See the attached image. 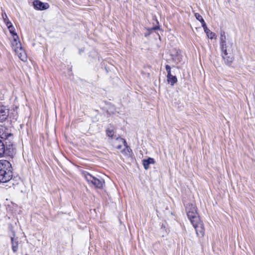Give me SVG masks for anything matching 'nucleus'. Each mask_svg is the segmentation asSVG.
Here are the masks:
<instances>
[{
    "label": "nucleus",
    "mask_w": 255,
    "mask_h": 255,
    "mask_svg": "<svg viewBox=\"0 0 255 255\" xmlns=\"http://www.w3.org/2000/svg\"><path fill=\"white\" fill-rule=\"evenodd\" d=\"M186 211L187 217L191 224L199 221V220L200 219L195 205L193 204H187L186 207Z\"/></svg>",
    "instance_id": "3"
},
{
    "label": "nucleus",
    "mask_w": 255,
    "mask_h": 255,
    "mask_svg": "<svg viewBox=\"0 0 255 255\" xmlns=\"http://www.w3.org/2000/svg\"><path fill=\"white\" fill-rule=\"evenodd\" d=\"M83 176L90 185H93L95 188L99 189L103 188L105 183L103 179L98 178L87 172H83Z\"/></svg>",
    "instance_id": "2"
},
{
    "label": "nucleus",
    "mask_w": 255,
    "mask_h": 255,
    "mask_svg": "<svg viewBox=\"0 0 255 255\" xmlns=\"http://www.w3.org/2000/svg\"><path fill=\"white\" fill-rule=\"evenodd\" d=\"M11 46L14 52L16 50L17 51L18 49L22 48L18 35H15V36H14V38H12Z\"/></svg>",
    "instance_id": "11"
},
{
    "label": "nucleus",
    "mask_w": 255,
    "mask_h": 255,
    "mask_svg": "<svg viewBox=\"0 0 255 255\" xmlns=\"http://www.w3.org/2000/svg\"><path fill=\"white\" fill-rule=\"evenodd\" d=\"M196 231V235L199 238H202L205 235V228L203 222L201 219L199 221L195 222L192 224Z\"/></svg>",
    "instance_id": "5"
},
{
    "label": "nucleus",
    "mask_w": 255,
    "mask_h": 255,
    "mask_svg": "<svg viewBox=\"0 0 255 255\" xmlns=\"http://www.w3.org/2000/svg\"><path fill=\"white\" fill-rule=\"evenodd\" d=\"M9 110L4 106H0V122L4 121L8 116Z\"/></svg>",
    "instance_id": "9"
},
{
    "label": "nucleus",
    "mask_w": 255,
    "mask_h": 255,
    "mask_svg": "<svg viewBox=\"0 0 255 255\" xmlns=\"http://www.w3.org/2000/svg\"><path fill=\"white\" fill-rule=\"evenodd\" d=\"M220 45L221 50L232 47V43H229L227 45L225 32L223 31H221L220 33Z\"/></svg>",
    "instance_id": "6"
},
{
    "label": "nucleus",
    "mask_w": 255,
    "mask_h": 255,
    "mask_svg": "<svg viewBox=\"0 0 255 255\" xmlns=\"http://www.w3.org/2000/svg\"><path fill=\"white\" fill-rule=\"evenodd\" d=\"M12 177V166L10 163L5 160H0V183L7 182Z\"/></svg>",
    "instance_id": "1"
},
{
    "label": "nucleus",
    "mask_w": 255,
    "mask_h": 255,
    "mask_svg": "<svg viewBox=\"0 0 255 255\" xmlns=\"http://www.w3.org/2000/svg\"><path fill=\"white\" fill-rule=\"evenodd\" d=\"M143 165L145 169L147 170L149 168V165L150 164L154 163V160L153 158L149 157L147 159H144L142 161Z\"/></svg>",
    "instance_id": "13"
},
{
    "label": "nucleus",
    "mask_w": 255,
    "mask_h": 255,
    "mask_svg": "<svg viewBox=\"0 0 255 255\" xmlns=\"http://www.w3.org/2000/svg\"><path fill=\"white\" fill-rule=\"evenodd\" d=\"M11 242L12 245V250L14 253H16L18 250V241L15 240L14 238H11Z\"/></svg>",
    "instance_id": "15"
},
{
    "label": "nucleus",
    "mask_w": 255,
    "mask_h": 255,
    "mask_svg": "<svg viewBox=\"0 0 255 255\" xmlns=\"http://www.w3.org/2000/svg\"><path fill=\"white\" fill-rule=\"evenodd\" d=\"M114 146L118 149H121L123 146L126 148L127 147L126 140L120 137H116L115 141L114 142Z\"/></svg>",
    "instance_id": "7"
},
{
    "label": "nucleus",
    "mask_w": 255,
    "mask_h": 255,
    "mask_svg": "<svg viewBox=\"0 0 255 255\" xmlns=\"http://www.w3.org/2000/svg\"><path fill=\"white\" fill-rule=\"evenodd\" d=\"M33 4L35 9L40 10L46 9L49 6L48 3H43L38 0H34Z\"/></svg>",
    "instance_id": "8"
},
{
    "label": "nucleus",
    "mask_w": 255,
    "mask_h": 255,
    "mask_svg": "<svg viewBox=\"0 0 255 255\" xmlns=\"http://www.w3.org/2000/svg\"><path fill=\"white\" fill-rule=\"evenodd\" d=\"M18 58L22 61H26L27 59V55L24 49L22 47L15 51Z\"/></svg>",
    "instance_id": "12"
},
{
    "label": "nucleus",
    "mask_w": 255,
    "mask_h": 255,
    "mask_svg": "<svg viewBox=\"0 0 255 255\" xmlns=\"http://www.w3.org/2000/svg\"><path fill=\"white\" fill-rule=\"evenodd\" d=\"M5 152V146L4 143L0 139V157H2Z\"/></svg>",
    "instance_id": "17"
},
{
    "label": "nucleus",
    "mask_w": 255,
    "mask_h": 255,
    "mask_svg": "<svg viewBox=\"0 0 255 255\" xmlns=\"http://www.w3.org/2000/svg\"><path fill=\"white\" fill-rule=\"evenodd\" d=\"M208 37L211 39H213L216 37V34L215 33L210 31L208 34H207Z\"/></svg>",
    "instance_id": "22"
},
{
    "label": "nucleus",
    "mask_w": 255,
    "mask_h": 255,
    "mask_svg": "<svg viewBox=\"0 0 255 255\" xmlns=\"http://www.w3.org/2000/svg\"><path fill=\"white\" fill-rule=\"evenodd\" d=\"M195 16L198 20L201 22L202 25L203 24L204 22H205L202 16L199 13H196L195 14Z\"/></svg>",
    "instance_id": "20"
},
{
    "label": "nucleus",
    "mask_w": 255,
    "mask_h": 255,
    "mask_svg": "<svg viewBox=\"0 0 255 255\" xmlns=\"http://www.w3.org/2000/svg\"><path fill=\"white\" fill-rule=\"evenodd\" d=\"M1 16L4 22L6 25L9 24L11 22L9 20L7 14L5 12H2Z\"/></svg>",
    "instance_id": "19"
},
{
    "label": "nucleus",
    "mask_w": 255,
    "mask_h": 255,
    "mask_svg": "<svg viewBox=\"0 0 255 255\" xmlns=\"http://www.w3.org/2000/svg\"><path fill=\"white\" fill-rule=\"evenodd\" d=\"M6 26L9 30V32L12 35V38H14V36H15V35H17L15 31V28L11 23L8 25H7Z\"/></svg>",
    "instance_id": "18"
},
{
    "label": "nucleus",
    "mask_w": 255,
    "mask_h": 255,
    "mask_svg": "<svg viewBox=\"0 0 255 255\" xmlns=\"http://www.w3.org/2000/svg\"><path fill=\"white\" fill-rule=\"evenodd\" d=\"M231 47L221 50L222 56L226 64L230 65L234 60V56Z\"/></svg>",
    "instance_id": "4"
},
{
    "label": "nucleus",
    "mask_w": 255,
    "mask_h": 255,
    "mask_svg": "<svg viewBox=\"0 0 255 255\" xmlns=\"http://www.w3.org/2000/svg\"><path fill=\"white\" fill-rule=\"evenodd\" d=\"M167 81L172 86L174 85L177 82V79L176 76H173L172 74L167 75Z\"/></svg>",
    "instance_id": "14"
},
{
    "label": "nucleus",
    "mask_w": 255,
    "mask_h": 255,
    "mask_svg": "<svg viewBox=\"0 0 255 255\" xmlns=\"http://www.w3.org/2000/svg\"><path fill=\"white\" fill-rule=\"evenodd\" d=\"M107 135L111 138H114L115 133V128L114 127H110L106 130Z\"/></svg>",
    "instance_id": "16"
},
{
    "label": "nucleus",
    "mask_w": 255,
    "mask_h": 255,
    "mask_svg": "<svg viewBox=\"0 0 255 255\" xmlns=\"http://www.w3.org/2000/svg\"><path fill=\"white\" fill-rule=\"evenodd\" d=\"M173 59L177 63H179L181 61V55L177 52V54L176 56L173 57Z\"/></svg>",
    "instance_id": "21"
},
{
    "label": "nucleus",
    "mask_w": 255,
    "mask_h": 255,
    "mask_svg": "<svg viewBox=\"0 0 255 255\" xmlns=\"http://www.w3.org/2000/svg\"><path fill=\"white\" fill-rule=\"evenodd\" d=\"M165 69L167 72V75H169L171 74V68H170V66H169L168 65H166L165 66Z\"/></svg>",
    "instance_id": "24"
},
{
    "label": "nucleus",
    "mask_w": 255,
    "mask_h": 255,
    "mask_svg": "<svg viewBox=\"0 0 255 255\" xmlns=\"http://www.w3.org/2000/svg\"><path fill=\"white\" fill-rule=\"evenodd\" d=\"M202 26L203 27L204 31L206 34H208V33L211 31L210 30L207 28L205 22H204L203 24L202 25Z\"/></svg>",
    "instance_id": "23"
},
{
    "label": "nucleus",
    "mask_w": 255,
    "mask_h": 255,
    "mask_svg": "<svg viewBox=\"0 0 255 255\" xmlns=\"http://www.w3.org/2000/svg\"><path fill=\"white\" fill-rule=\"evenodd\" d=\"M11 136L12 134L9 132L8 129L0 125V137L7 139Z\"/></svg>",
    "instance_id": "10"
}]
</instances>
